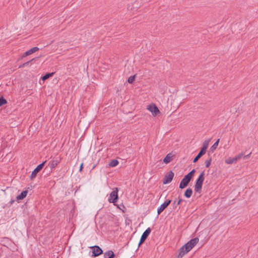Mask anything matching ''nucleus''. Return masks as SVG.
I'll list each match as a JSON object with an SVG mask.
<instances>
[{
    "label": "nucleus",
    "instance_id": "nucleus-1",
    "mask_svg": "<svg viewBox=\"0 0 258 258\" xmlns=\"http://www.w3.org/2000/svg\"><path fill=\"white\" fill-rule=\"evenodd\" d=\"M199 240V238L196 237L191 239L184 244L179 250V256L182 257L184 255L189 251L198 243Z\"/></svg>",
    "mask_w": 258,
    "mask_h": 258
},
{
    "label": "nucleus",
    "instance_id": "nucleus-2",
    "mask_svg": "<svg viewBox=\"0 0 258 258\" xmlns=\"http://www.w3.org/2000/svg\"><path fill=\"white\" fill-rule=\"evenodd\" d=\"M195 172V170L193 169L192 171H191L189 173H188L184 177V178L182 179L180 183V188H184L188 185V183L189 182L190 180L192 177Z\"/></svg>",
    "mask_w": 258,
    "mask_h": 258
},
{
    "label": "nucleus",
    "instance_id": "nucleus-3",
    "mask_svg": "<svg viewBox=\"0 0 258 258\" xmlns=\"http://www.w3.org/2000/svg\"><path fill=\"white\" fill-rule=\"evenodd\" d=\"M204 171H203L196 181L195 190L197 192L200 193L201 191L203 183L204 180Z\"/></svg>",
    "mask_w": 258,
    "mask_h": 258
},
{
    "label": "nucleus",
    "instance_id": "nucleus-4",
    "mask_svg": "<svg viewBox=\"0 0 258 258\" xmlns=\"http://www.w3.org/2000/svg\"><path fill=\"white\" fill-rule=\"evenodd\" d=\"M118 189L117 188H115L110 193V197L108 199V201L110 203H112L114 204L117 202L118 199Z\"/></svg>",
    "mask_w": 258,
    "mask_h": 258
},
{
    "label": "nucleus",
    "instance_id": "nucleus-5",
    "mask_svg": "<svg viewBox=\"0 0 258 258\" xmlns=\"http://www.w3.org/2000/svg\"><path fill=\"white\" fill-rule=\"evenodd\" d=\"M147 108L152 113L153 116H156L160 113V111L158 107L154 104L148 105Z\"/></svg>",
    "mask_w": 258,
    "mask_h": 258
},
{
    "label": "nucleus",
    "instance_id": "nucleus-6",
    "mask_svg": "<svg viewBox=\"0 0 258 258\" xmlns=\"http://www.w3.org/2000/svg\"><path fill=\"white\" fill-rule=\"evenodd\" d=\"M46 162V161L37 166V167L33 171L31 175V179H33L36 176L37 174L42 169Z\"/></svg>",
    "mask_w": 258,
    "mask_h": 258
},
{
    "label": "nucleus",
    "instance_id": "nucleus-7",
    "mask_svg": "<svg viewBox=\"0 0 258 258\" xmlns=\"http://www.w3.org/2000/svg\"><path fill=\"white\" fill-rule=\"evenodd\" d=\"M174 177V173L172 171H170L167 174H166L163 180L164 184H168L170 183Z\"/></svg>",
    "mask_w": 258,
    "mask_h": 258
},
{
    "label": "nucleus",
    "instance_id": "nucleus-8",
    "mask_svg": "<svg viewBox=\"0 0 258 258\" xmlns=\"http://www.w3.org/2000/svg\"><path fill=\"white\" fill-rule=\"evenodd\" d=\"M151 230L150 228H147L145 230V231L143 233V234H142V235L141 236V239H140V242L139 244V246H140L142 243H143L145 241V240L146 239V238H147V237L148 236L149 234L151 233Z\"/></svg>",
    "mask_w": 258,
    "mask_h": 258
},
{
    "label": "nucleus",
    "instance_id": "nucleus-9",
    "mask_svg": "<svg viewBox=\"0 0 258 258\" xmlns=\"http://www.w3.org/2000/svg\"><path fill=\"white\" fill-rule=\"evenodd\" d=\"M90 248L93 249V256H97L103 252L102 249L98 246H93Z\"/></svg>",
    "mask_w": 258,
    "mask_h": 258
},
{
    "label": "nucleus",
    "instance_id": "nucleus-10",
    "mask_svg": "<svg viewBox=\"0 0 258 258\" xmlns=\"http://www.w3.org/2000/svg\"><path fill=\"white\" fill-rule=\"evenodd\" d=\"M171 200H169L162 204L160 207L158 209L157 213L159 215L170 204Z\"/></svg>",
    "mask_w": 258,
    "mask_h": 258
},
{
    "label": "nucleus",
    "instance_id": "nucleus-11",
    "mask_svg": "<svg viewBox=\"0 0 258 258\" xmlns=\"http://www.w3.org/2000/svg\"><path fill=\"white\" fill-rule=\"evenodd\" d=\"M173 157V155L171 153L168 154L163 159V162L165 164H167L169 163L172 160Z\"/></svg>",
    "mask_w": 258,
    "mask_h": 258
},
{
    "label": "nucleus",
    "instance_id": "nucleus-12",
    "mask_svg": "<svg viewBox=\"0 0 258 258\" xmlns=\"http://www.w3.org/2000/svg\"><path fill=\"white\" fill-rule=\"evenodd\" d=\"M210 142V140H205L203 144V147L201 149V151L204 152L205 153L206 152V150L208 147L209 144Z\"/></svg>",
    "mask_w": 258,
    "mask_h": 258
},
{
    "label": "nucleus",
    "instance_id": "nucleus-13",
    "mask_svg": "<svg viewBox=\"0 0 258 258\" xmlns=\"http://www.w3.org/2000/svg\"><path fill=\"white\" fill-rule=\"evenodd\" d=\"M114 256V253L112 251H108L106 252H105L104 254V258H113Z\"/></svg>",
    "mask_w": 258,
    "mask_h": 258
},
{
    "label": "nucleus",
    "instance_id": "nucleus-14",
    "mask_svg": "<svg viewBox=\"0 0 258 258\" xmlns=\"http://www.w3.org/2000/svg\"><path fill=\"white\" fill-rule=\"evenodd\" d=\"M58 163H59V161L56 160H53L51 161L49 163L50 168L51 169H53V168H55L57 165Z\"/></svg>",
    "mask_w": 258,
    "mask_h": 258
},
{
    "label": "nucleus",
    "instance_id": "nucleus-15",
    "mask_svg": "<svg viewBox=\"0 0 258 258\" xmlns=\"http://www.w3.org/2000/svg\"><path fill=\"white\" fill-rule=\"evenodd\" d=\"M27 194H28L27 190H25V191H22L20 195H19L17 197V198H16L17 200H21L23 199L24 198H25L26 197Z\"/></svg>",
    "mask_w": 258,
    "mask_h": 258
},
{
    "label": "nucleus",
    "instance_id": "nucleus-16",
    "mask_svg": "<svg viewBox=\"0 0 258 258\" xmlns=\"http://www.w3.org/2000/svg\"><path fill=\"white\" fill-rule=\"evenodd\" d=\"M192 194V189L190 188H188L185 190V191L184 192V196L186 198H189L191 196Z\"/></svg>",
    "mask_w": 258,
    "mask_h": 258
},
{
    "label": "nucleus",
    "instance_id": "nucleus-17",
    "mask_svg": "<svg viewBox=\"0 0 258 258\" xmlns=\"http://www.w3.org/2000/svg\"><path fill=\"white\" fill-rule=\"evenodd\" d=\"M205 153H206L201 150L198 155L194 159L193 162H196Z\"/></svg>",
    "mask_w": 258,
    "mask_h": 258
},
{
    "label": "nucleus",
    "instance_id": "nucleus-18",
    "mask_svg": "<svg viewBox=\"0 0 258 258\" xmlns=\"http://www.w3.org/2000/svg\"><path fill=\"white\" fill-rule=\"evenodd\" d=\"M225 162L227 164H232L233 163H236L235 160L234 159V158H231V157H229L227 159H226L225 160Z\"/></svg>",
    "mask_w": 258,
    "mask_h": 258
},
{
    "label": "nucleus",
    "instance_id": "nucleus-19",
    "mask_svg": "<svg viewBox=\"0 0 258 258\" xmlns=\"http://www.w3.org/2000/svg\"><path fill=\"white\" fill-rule=\"evenodd\" d=\"M118 161L117 160H111L109 163V165L110 167H114L116 166L118 164Z\"/></svg>",
    "mask_w": 258,
    "mask_h": 258
},
{
    "label": "nucleus",
    "instance_id": "nucleus-20",
    "mask_svg": "<svg viewBox=\"0 0 258 258\" xmlns=\"http://www.w3.org/2000/svg\"><path fill=\"white\" fill-rule=\"evenodd\" d=\"M219 141H220V139H219L216 141V142L214 144V145L211 147L210 150H211L212 152H213L214 150H215L216 149V148H217V147L218 146Z\"/></svg>",
    "mask_w": 258,
    "mask_h": 258
},
{
    "label": "nucleus",
    "instance_id": "nucleus-21",
    "mask_svg": "<svg viewBox=\"0 0 258 258\" xmlns=\"http://www.w3.org/2000/svg\"><path fill=\"white\" fill-rule=\"evenodd\" d=\"M39 48L37 47H34L30 49V50L27 51L28 53H29V54L30 55L37 51L39 50Z\"/></svg>",
    "mask_w": 258,
    "mask_h": 258
},
{
    "label": "nucleus",
    "instance_id": "nucleus-22",
    "mask_svg": "<svg viewBox=\"0 0 258 258\" xmlns=\"http://www.w3.org/2000/svg\"><path fill=\"white\" fill-rule=\"evenodd\" d=\"M53 74H54V73H47L42 78V79L43 81H45V80H47V79H48L49 77H52Z\"/></svg>",
    "mask_w": 258,
    "mask_h": 258
},
{
    "label": "nucleus",
    "instance_id": "nucleus-23",
    "mask_svg": "<svg viewBox=\"0 0 258 258\" xmlns=\"http://www.w3.org/2000/svg\"><path fill=\"white\" fill-rule=\"evenodd\" d=\"M243 156V153H240L238 155H237L236 156H235V157H234V159L235 160V162L236 163L239 161L241 158Z\"/></svg>",
    "mask_w": 258,
    "mask_h": 258
},
{
    "label": "nucleus",
    "instance_id": "nucleus-24",
    "mask_svg": "<svg viewBox=\"0 0 258 258\" xmlns=\"http://www.w3.org/2000/svg\"><path fill=\"white\" fill-rule=\"evenodd\" d=\"M243 156V153H240L238 155H237L236 156H235V157H234V159L235 160V162L236 163L239 161L241 158Z\"/></svg>",
    "mask_w": 258,
    "mask_h": 258
},
{
    "label": "nucleus",
    "instance_id": "nucleus-25",
    "mask_svg": "<svg viewBox=\"0 0 258 258\" xmlns=\"http://www.w3.org/2000/svg\"><path fill=\"white\" fill-rule=\"evenodd\" d=\"M243 156V153H240L238 155H237L236 156H235V157H234V159L235 160V162L236 163L239 161L241 158Z\"/></svg>",
    "mask_w": 258,
    "mask_h": 258
},
{
    "label": "nucleus",
    "instance_id": "nucleus-26",
    "mask_svg": "<svg viewBox=\"0 0 258 258\" xmlns=\"http://www.w3.org/2000/svg\"><path fill=\"white\" fill-rule=\"evenodd\" d=\"M7 100L3 97H0V106L7 104Z\"/></svg>",
    "mask_w": 258,
    "mask_h": 258
},
{
    "label": "nucleus",
    "instance_id": "nucleus-27",
    "mask_svg": "<svg viewBox=\"0 0 258 258\" xmlns=\"http://www.w3.org/2000/svg\"><path fill=\"white\" fill-rule=\"evenodd\" d=\"M211 158H210L209 160H206L205 161V165H206V167L208 168L210 165H211Z\"/></svg>",
    "mask_w": 258,
    "mask_h": 258
},
{
    "label": "nucleus",
    "instance_id": "nucleus-28",
    "mask_svg": "<svg viewBox=\"0 0 258 258\" xmlns=\"http://www.w3.org/2000/svg\"><path fill=\"white\" fill-rule=\"evenodd\" d=\"M135 75H134L133 76H131L128 79V82L129 83H132L135 81Z\"/></svg>",
    "mask_w": 258,
    "mask_h": 258
},
{
    "label": "nucleus",
    "instance_id": "nucleus-29",
    "mask_svg": "<svg viewBox=\"0 0 258 258\" xmlns=\"http://www.w3.org/2000/svg\"><path fill=\"white\" fill-rule=\"evenodd\" d=\"M29 55V53L27 52V51H26L24 54H23V55L22 56V58L24 57H26L27 56H28Z\"/></svg>",
    "mask_w": 258,
    "mask_h": 258
},
{
    "label": "nucleus",
    "instance_id": "nucleus-30",
    "mask_svg": "<svg viewBox=\"0 0 258 258\" xmlns=\"http://www.w3.org/2000/svg\"><path fill=\"white\" fill-rule=\"evenodd\" d=\"M182 199H179L178 201V202H177V203H176V205H179V204H180L181 202H182Z\"/></svg>",
    "mask_w": 258,
    "mask_h": 258
},
{
    "label": "nucleus",
    "instance_id": "nucleus-31",
    "mask_svg": "<svg viewBox=\"0 0 258 258\" xmlns=\"http://www.w3.org/2000/svg\"><path fill=\"white\" fill-rule=\"evenodd\" d=\"M83 166V163H82L81 164V165H80V169H79V171H80V172H81V171H82V170Z\"/></svg>",
    "mask_w": 258,
    "mask_h": 258
},
{
    "label": "nucleus",
    "instance_id": "nucleus-32",
    "mask_svg": "<svg viewBox=\"0 0 258 258\" xmlns=\"http://www.w3.org/2000/svg\"><path fill=\"white\" fill-rule=\"evenodd\" d=\"M34 59H35V58H33V59L31 60V61L34 60ZM30 62V61H28V62H26L24 63V64H25V66H26V65L28 64L29 63V62Z\"/></svg>",
    "mask_w": 258,
    "mask_h": 258
},
{
    "label": "nucleus",
    "instance_id": "nucleus-33",
    "mask_svg": "<svg viewBox=\"0 0 258 258\" xmlns=\"http://www.w3.org/2000/svg\"><path fill=\"white\" fill-rule=\"evenodd\" d=\"M25 66V64L23 63V64H22L21 65H20V66H19V68H23V67H24Z\"/></svg>",
    "mask_w": 258,
    "mask_h": 258
},
{
    "label": "nucleus",
    "instance_id": "nucleus-34",
    "mask_svg": "<svg viewBox=\"0 0 258 258\" xmlns=\"http://www.w3.org/2000/svg\"><path fill=\"white\" fill-rule=\"evenodd\" d=\"M250 154V153L248 154V155H247L244 156V158H248L249 157Z\"/></svg>",
    "mask_w": 258,
    "mask_h": 258
},
{
    "label": "nucleus",
    "instance_id": "nucleus-35",
    "mask_svg": "<svg viewBox=\"0 0 258 258\" xmlns=\"http://www.w3.org/2000/svg\"><path fill=\"white\" fill-rule=\"evenodd\" d=\"M14 200H11V201H10V204L12 205L14 203Z\"/></svg>",
    "mask_w": 258,
    "mask_h": 258
},
{
    "label": "nucleus",
    "instance_id": "nucleus-36",
    "mask_svg": "<svg viewBox=\"0 0 258 258\" xmlns=\"http://www.w3.org/2000/svg\"><path fill=\"white\" fill-rule=\"evenodd\" d=\"M173 204L174 205H175V204H176V201H175V200H174V201H173Z\"/></svg>",
    "mask_w": 258,
    "mask_h": 258
}]
</instances>
